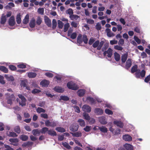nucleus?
<instances>
[{
  "label": "nucleus",
  "instance_id": "37998d69",
  "mask_svg": "<svg viewBox=\"0 0 150 150\" xmlns=\"http://www.w3.org/2000/svg\"><path fill=\"white\" fill-rule=\"evenodd\" d=\"M37 112L39 113L41 112H45V110L39 107L36 110Z\"/></svg>",
  "mask_w": 150,
  "mask_h": 150
},
{
  "label": "nucleus",
  "instance_id": "dca6fc26",
  "mask_svg": "<svg viewBox=\"0 0 150 150\" xmlns=\"http://www.w3.org/2000/svg\"><path fill=\"white\" fill-rule=\"evenodd\" d=\"M77 93L79 97H81L85 94V90L84 89H79L78 90Z\"/></svg>",
  "mask_w": 150,
  "mask_h": 150
},
{
  "label": "nucleus",
  "instance_id": "4be33fe9",
  "mask_svg": "<svg viewBox=\"0 0 150 150\" xmlns=\"http://www.w3.org/2000/svg\"><path fill=\"white\" fill-rule=\"evenodd\" d=\"M29 16L28 14H27L25 17L24 18L23 20V22L24 24H27L29 22Z\"/></svg>",
  "mask_w": 150,
  "mask_h": 150
},
{
  "label": "nucleus",
  "instance_id": "4c0bfd02",
  "mask_svg": "<svg viewBox=\"0 0 150 150\" xmlns=\"http://www.w3.org/2000/svg\"><path fill=\"white\" fill-rule=\"evenodd\" d=\"M52 28L53 29H55L57 25V22L55 19H53L52 21Z\"/></svg>",
  "mask_w": 150,
  "mask_h": 150
},
{
  "label": "nucleus",
  "instance_id": "09e8293b",
  "mask_svg": "<svg viewBox=\"0 0 150 150\" xmlns=\"http://www.w3.org/2000/svg\"><path fill=\"white\" fill-rule=\"evenodd\" d=\"M121 45H116L114 46V48L115 49L119 50V51H122L123 49V48L122 47L120 46Z\"/></svg>",
  "mask_w": 150,
  "mask_h": 150
},
{
  "label": "nucleus",
  "instance_id": "a211bd4d",
  "mask_svg": "<svg viewBox=\"0 0 150 150\" xmlns=\"http://www.w3.org/2000/svg\"><path fill=\"white\" fill-rule=\"evenodd\" d=\"M86 100L91 102V104H95L96 103V100L90 96L87 97L86 98Z\"/></svg>",
  "mask_w": 150,
  "mask_h": 150
},
{
  "label": "nucleus",
  "instance_id": "ddd939ff",
  "mask_svg": "<svg viewBox=\"0 0 150 150\" xmlns=\"http://www.w3.org/2000/svg\"><path fill=\"white\" fill-rule=\"evenodd\" d=\"M123 139L126 141L130 142L132 140V138L128 134H125L123 136Z\"/></svg>",
  "mask_w": 150,
  "mask_h": 150
},
{
  "label": "nucleus",
  "instance_id": "72a5a7b5",
  "mask_svg": "<svg viewBox=\"0 0 150 150\" xmlns=\"http://www.w3.org/2000/svg\"><path fill=\"white\" fill-rule=\"evenodd\" d=\"M137 65L136 64L133 66L131 69V72L132 73H134L135 72H136L137 71Z\"/></svg>",
  "mask_w": 150,
  "mask_h": 150
},
{
  "label": "nucleus",
  "instance_id": "13d9d810",
  "mask_svg": "<svg viewBox=\"0 0 150 150\" xmlns=\"http://www.w3.org/2000/svg\"><path fill=\"white\" fill-rule=\"evenodd\" d=\"M9 69L12 71H15L16 69V67L13 65H10L8 66Z\"/></svg>",
  "mask_w": 150,
  "mask_h": 150
},
{
  "label": "nucleus",
  "instance_id": "3c124183",
  "mask_svg": "<svg viewBox=\"0 0 150 150\" xmlns=\"http://www.w3.org/2000/svg\"><path fill=\"white\" fill-rule=\"evenodd\" d=\"M8 136L12 137H16L18 136V135L14 132H9V134L8 135Z\"/></svg>",
  "mask_w": 150,
  "mask_h": 150
},
{
  "label": "nucleus",
  "instance_id": "423d86ee",
  "mask_svg": "<svg viewBox=\"0 0 150 150\" xmlns=\"http://www.w3.org/2000/svg\"><path fill=\"white\" fill-rule=\"evenodd\" d=\"M108 57H111L112 54V50L110 48H109L107 51H105L103 52V55L105 56L106 55Z\"/></svg>",
  "mask_w": 150,
  "mask_h": 150
},
{
  "label": "nucleus",
  "instance_id": "2f4dec72",
  "mask_svg": "<svg viewBox=\"0 0 150 150\" xmlns=\"http://www.w3.org/2000/svg\"><path fill=\"white\" fill-rule=\"evenodd\" d=\"M78 122L79 125L81 127H84L85 125V123L84 120L81 119H79L78 120Z\"/></svg>",
  "mask_w": 150,
  "mask_h": 150
},
{
  "label": "nucleus",
  "instance_id": "39448f33",
  "mask_svg": "<svg viewBox=\"0 0 150 150\" xmlns=\"http://www.w3.org/2000/svg\"><path fill=\"white\" fill-rule=\"evenodd\" d=\"M79 126L76 123L72 124L69 127L70 131L73 132H75L77 131L79 129Z\"/></svg>",
  "mask_w": 150,
  "mask_h": 150
},
{
  "label": "nucleus",
  "instance_id": "bf43d9fd",
  "mask_svg": "<svg viewBox=\"0 0 150 150\" xmlns=\"http://www.w3.org/2000/svg\"><path fill=\"white\" fill-rule=\"evenodd\" d=\"M42 22L41 18L40 17H38L37 19L36 23L38 25H40Z\"/></svg>",
  "mask_w": 150,
  "mask_h": 150
},
{
  "label": "nucleus",
  "instance_id": "0eeeda50",
  "mask_svg": "<svg viewBox=\"0 0 150 150\" xmlns=\"http://www.w3.org/2000/svg\"><path fill=\"white\" fill-rule=\"evenodd\" d=\"M132 65V59L130 58H128L126 62V65L125 68L126 69L128 70L131 67Z\"/></svg>",
  "mask_w": 150,
  "mask_h": 150
},
{
  "label": "nucleus",
  "instance_id": "a878e982",
  "mask_svg": "<svg viewBox=\"0 0 150 150\" xmlns=\"http://www.w3.org/2000/svg\"><path fill=\"white\" fill-rule=\"evenodd\" d=\"M69 18L72 20H77L79 18V17L77 15L73 14L72 15H70L69 16Z\"/></svg>",
  "mask_w": 150,
  "mask_h": 150
},
{
  "label": "nucleus",
  "instance_id": "412c9836",
  "mask_svg": "<svg viewBox=\"0 0 150 150\" xmlns=\"http://www.w3.org/2000/svg\"><path fill=\"white\" fill-rule=\"evenodd\" d=\"M114 56L115 60L117 62H118L120 58V54L117 52H115L114 53Z\"/></svg>",
  "mask_w": 150,
  "mask_h": 150
},
{
  "label": "nucleus",
  "instance_id": "cd10ccee",
  "mask_svg": "<svg viewBox=\"0 0 150 150\" xmlns=\"http://www.w3.org/2000/svg\"><path fill=\"white\" fill-rule=\"evenodd\" d=\"M33 142H27L22 144V146L23 147L29 146L33 145Z\"/></svg>",
  "mask_w": 150,
  "mask_h": 150
},
{
  "label": "nucleus",
  "instance_id": "e2e57ef3",
  "mask_svg": "<svg viewBox=\"0 0 150 150\" xmlns=\"http://www.w3.org/2000/svg\"><path fill=\"white\" fill-rule=\"evenodd\" d=\"M70 38L72 39H75L77 37V34L76 32H74L70 35Z\"/></svg>",
  "mask_w": 150,
  "mask_h": 150
},
{
  "label": "nucleus",
  "instance_id": "0e129e2a",
  "mask_svg": "<svg viewBox=\"0 0 150 150\" xmlns=\"http://www.w3.org/2000/svg\"><path fill=\"white\" fill-rule=\"evenodd\" d=\"M96 28L98 30H100L101 28V26L99 23H98L96 26Z\"/></svg>",
  "mask_w": 150,
  "mask_h": 150
},
{
  "label": "nucleus",
  "instance_id": "a18cd8bd",
  "mask_svg": "<svg viewBox=\"0 0 150 150\" xmlns=\"http://www.w3.org/2000/svg\"><path fill=\"white\" fill-rule=\"evenodd\" d=\"M99 41L98 40H97L95 41L94 43H93V47L94 48H96L98 47L99 46Z\"/></svg>",
  "mask_w": 150,
  "mask_h": 150
},
{
  "label": "nucleus",
  "instance_id": "9d476101",
  "mask_svg": "<svg viewBox=\"0 0 150 150\" xmlns=\"http://www.w3.org/2000/svg\"><path fill=\"white\" fill-rule=\"evenodd\" d=\"M15 21L14 16H12L9 19V25L11 26H13L15 25Z\"/></svg>",
  "mask_w": 150,
  "mask_h": 150
},
{
  "label": "nucleus",
  "instance_id": "7c9ffc66",
  "mask_svg": "<svg viewBox=\"0 0 150 150\" xmlns=\"http://www.w3.org/2000/svg\"><path fill=\"white\" fill-rule=\"evenodd\" d=\"M0 70L5 73H7L8 71V69L4 66H0Z\"/></svg>",
  "mask_w": 150,
  "mask_h": 150
},
{
  "label": "nucleus",
  "instance_id": "f3484780",
  "mask_svg": "<svg viewBox=\"0 0 150 150\" xmlns=\"http://www.w3.org/2000/svg\"><path fill=\"white\" fill-rule=\"evenodd\" d=\"M35 20L34 18H32L29 23V26L31 28H34L35 25Z\"/></svg>",
  "mask_w": 150,
  "mask_h": 150
},
{
  "label": "nucleus",
  "instance_id": "c03bdc74",
  "mask_svg": "<svg viewBox=\"0 0 150 150\" xmlns=\"http://www.w3.org/2000/svg\"><path fill=\"white\" fill-rule=\"evenodd\" d=\"M104 43V42L103 41H101L100 42H99V46L97 48V50H100L101 49Z\"/></svg>",
  "mask_w": 150,
  "mask_h": 150
},
{
  "label": "nucleus",
  "instance_id": "4468645a",
  "mask_svg": "<svg viewBox=\"0 0 150 150\" xmlns=\"http://www.w3.org/2000/svg\"><path fill=\"white\" fill-rule=\"evenodd\" d=\"M50 82L49 81L44 80L40 82V84L43 87H47L49 85Z\"/></svg>",
  "mask_w": 150,
  "mask_h": 150
},
{
  "label": "nucleus",
  "instance_id": "de8ad7c7",
  "mask_svg": "<svg viewBox=\"0 0 150 150\" xmlns=\"http://www.w3.org/2000/svg\"><path fill=\"white\" fill-rule=\"evenodd\" d=\"M6 20V18L5 16H2L1 18V23L2 24H4Z\"/></svg>",
  "mask_w": 150,
  "mask_h": 150
},
{
  "label": "nucleus",
  "instance_id": "aec40b11",
  "mask_svg": "<svg viewBox=\"0 0 150 150\" xmlns=\"http://www.w3.org/2000/svg\"><path fill=\"white\" fill-rule=\"evenodd\" d=\"M124 146L127 150H133V146L130 144H125Z\"/></svg>",
  "mask_w": 150,
  "mask_h": 150
},
{
  "label": "nucleus",
  "instance_id": "6ab92c4d",
  "mask_svg": "<svg viewBox=\"0 0 150 150\" xmlns=\"http://www.w3.org/2000/svg\"><path fill=\"white\" fill-rule=\"evenodd\" d=\"M37 75V74L35 72H30L28 73V76L29 78H34Z\"/></svg>",
  "mask_w": 150,
  "mask_h": 150
},
{
  "label": "nucleus",
  "instance_id": "c9c22d12",
  "mask_svg": "<svg viewBox=\"0 0 150 150\" xmlns=\"http://www.w3.org/2000/svg\"><path fill=\"white\" fill-rule=\"evenodd\" d=\"M64 25V23L60 20L58 21V27L59 29H62Z\"/></svg>",
  "mask_w": 150,
  "mask_h": 150
},
{
  "label": "nucleus",
  "instance_id": "f704fd0d",
  "mask_svg": "<svg viewBox=\"0 0 150 150\" xmlns=\"http://www.w3.org/2000/svg\"><path fill=\"white\" fill-rule=\"evenodd\" d=\"M48 134L52 136H56L57 134L56 132L54 131L51 130H49L47 132Z\"/></svg>",
  "mask_w": 150,
  "mask_h": 150
},
{
  "label": "nucleus",
  "instance_id": "c85d7f7f",
  "mask_svg": "<svg viewBox=\"0 0 150 150\" xmlns=\"http://www.w3.org/2000/svg\"><path fill=\"white\" fill-rule=\"evenodd\" d=\"M73 137H81L82 136L81 133L80 132H77L74 133H71Z\"/></svg>",
  "mask_w": 150,
  "mask_h": 150
},
{
  "label": "nucleus",
  "instance_id": "6e6d98bb",
  "mask_svg": "<svg viewBox=\"0 0 150 150\" xmlns=\"http://www.w3.org/2000/svg\"><path fill=\"white\" fill-rule=\"evenodd\" d=\"M9 141L12 143H17L18 142V140L17 138H11L9 139Z\"/></svg>",
  "mask_w": 150,
  "mask_h": 150
},
{
  "label": "nucleus",
  "instance_id": "6e6552de",
  "mask_svg": "<svg viewBox=\"0 0 150 150\" xmlns=\"http://www.w3.org/2000/svg\"><path fill=\"white\" fill-rule=\"evenodd\" d=\"M45 22L46 25L49 27L51 26V20L47 16H45Z\"/></svg>",
  "mask_w": 150,
  "mask_h": 150
},
{
  "label": "nucleus",
  "instance_id": "338daca9",
  "mask_svg": "<svg viewBox=\"0 0 150 150\" xmlns=\"http://www.w3.org/2000/svg\"><path fill=\"white\" fill-rule=\"evenodd\" d=\"M145 74L146 71L144 69L142 70L141 72H140V76L142 78L144 77L145 76Z\"/></svg>",
  "mask_w": 150,
  "mask_h": 150
},
{
  "label": "nucleus",
  "instance_id": "5701e85b",
  "mask_svg": "<svg viewBox=\"0 0 150 150\" xmlns=\"http://www.w3.org/2000/svg\"><path fill=\"white\" fill-rule=\"evenodd\" d=\"M4 77L8 81H13L14 80V77L12 76H9L8 75H5L4 76Z\"/></svg>",
  "mask_w": 150,
  "mask_h": 150
},
{
  "label": "nucleus",
  "instance_id": "49530a36",
  "mask_svg": "<svg viewBox=\"0 0 150 150\" xmlns=\"http://www.w3.org/2000/svg\"><path fill=\"white\" fill-rule=\"evenodd\" d=\"M69 26V23H67L64 25V32H65L67 31Z\"/></svg>",
  "mask_w": 150,
  "mask_h": 150
},
{
  "label": "nucleus",
  "instance_id": "393cba45",
  "mask_svg": "<svg viewBox=\"0 0 150 150\" xmlns=\"http://www.w3.org/2000/svg\"><path fill=\"white\" fill-rule=\"evenodd\" d=\"M96 127H98L99 129L100 130V131L102 132L105 133L107 132V128L105 127L102 126L101 127H99L97 126Z\"/></svg>",
  "mask_w": 150,
  "mask_h": 150
},
{
  "label": "nucleus",
  "instance_id": "9b49d317",
  "mask_svg": "<svg viewBox=\"0 0 150 150\" xmlns=\"http://www.w3.org/2000/svg\"><path fill=\"white\" fill-rule=\"evenodd\" d=\"M113 123L115 125L121 128L123 127L124 126L123 124L120 121H118L117 120L115 121H114Z\"/></svg>",
  "mask_w": 150,
  "mask_h": 150
},
{
  "label": "nucleus",
  "instance_id": "f8f14e48",
  "mask_svg": "<svg viewBox=\"0 0 150 150\" xmlns=\"http://www.w3.org/2000/svg\"><path fill=\"white\" fill-rule=\"evenodd\" d=\"M94 112L97 115H101L103 113V110L100 108H96L95 109Z\"/></svg>",
  "mask_w": 150,
  "mask_h": 150
},
{
  "label": "nucleus",
  "instance_id": "c756f323",
  "mask_svg": "<svg viewBox=\"0 0 150 150\" xmlns=\"http://www.w3.org/2000/svg\"><path fill=\"white\" fill-rule=\"evenodd\" d=\"M54 90L58 93H62L63 92L62 88L59 86H55L54 88Z\"/></svg>",
  "mask_w": 150,
  "mask_h": 150
},
{
  "label": "nucleus",
  "instance_id": "20e7f679",
  "mask_svg": "<svg viewBox=\"0 0 150 150\" xmlns=\"http://www.w3.org/2000/svg\"><path fill=\"white\" fill-rule=\"evenodd\" d=\"M45 124L46 126L54 127L57 125L56 122L54 121L50 122L49 120H47L45 122Z\"/></svg>",
  "mask_w": 150,
  "mask_h": 150
},
{
  "label": "nucleus",
  "instance_id": "473e14b6",
  "mask_svg": "<svg viewBox=\"0 0 150 150\" xmlns=\"http://www.w3.org/2000/svg\"><path fill=\"white\" fill-rule=\"evenodd\" d=\"M55 130L59 132H66L65 129L61 127H56L55 128Z\"/></svg>",
  "mask_w": 150,
  "mask_h": 150
},
{
  "label": "nucleus",
  "instance_id": "a19ab883",
  "mask_svg": "<svg viewBox=\"0 0 150 150\" xmlns=\"http://www.w3.org/2000/svg\"><path fill=\"white\" fill-rule=\"evenodd\" d=\"M49 131L48 128L47 127L42 128L40 131V132L42 134H45L46 132H48Z\"/></svg>",
  "mask_w": 150,
  "mask_h": 150
},
{
  "label": "nucleus",
  "instance_id": "052dcab7",
  "mask_svg": "<svg viewBox=\"0 0 150 150\" xmlns=\"http://www.w3.org/2000/svg\"><path fill=\"white\" fill-rule=\"evenodd\" d=\"M118 44L119 45L123 46L124 44V40L123 39H120L118 41Z\"/></svg>",
  "mask_w": 150,
  "mask_h": 150
},
{
  "label": "nucleus",
  "instance_id": "7ed1b4c3",
  "mask_svg": "<svg viewBox=\"0 0 150 150\" xmlns=\"http://www.w3.org/2000/svg\"><path fill=\"white\" fill-rule=\"evenodd\" d=\"M18 96L21 100L19 102V105L22 107L25 106L26 101V99L21 94H18Z\"/></svg>",
  "mask_w": 150,
  "mask_h": 150
},
{
  "label": "nucleus",
  "instance_id": "f03ea898",
  "mask_svg": "<svg viewBox=\"0 0 150 150\" xmlns=\"http://www.w3.org/2000/svg\"><path fill=\"white\" fill-rule=\"evenodd\" d=\"M67 86L68 88L73 90H76L78 89V87L72 81L68 82Z\"/></svg>",
  "mask_w": 150,
  "mask_h": 150
},
{
  "label": "nucleus",
  "instance_id": "e433bc0d",
  "mask_svg": "<svg viewBox=\"0 0 150 150\" xmlns=\"http://www.w3.org/2000/svg\"><path fill=\"white\" fill-rule=\"evenodd\" d=\"M28 138V137L27 136L24 134L21 135L20 137V139L23 141L27 140Z\"/></svg>",
  "mask_w": 150,
  "mask_h": 150
},
{
  "label": "nucleus",
  "instance_id": "5fc2aeb1",
  "mask_svg": "<svg viewBox=\"0 0 150 150\" xmlns=\"http://www.w3.org/2000/svg\"><path fill=\"white\" fill-rule=\"evenodd\" d=\"M17 67L22 69H23L26 67V65L23 63H21L20 64H18L17 66Z\"/></svg>",
  "mask_w": 150,
  "mask_h": 150
},
{
  "label": "nucleus",
  "instance_id": "680f3d73",
  "mask_svg": "<svg viewBox=\"0 0 150 150\" xmlns=\"http://www.w3.org/2000/svg\"><path fill=\"white\" fill-rule=\"evenodd\" d=\"M134 38L136 42L138 44H139L141 42V40L139 39L138 37L136 36H134Z\"/></svg>",
  "mask_w": 150,
  "mask_h": 150
},
{
  "label": "nucleus",
  "instance_id": "603ef678",
  "mask_svg": "<svg viewBox=\"0 0 150 150\" xmlns=\"http://www.w3.org/2000/svg\"><path fill=\"white\" fill-rule=\"evenodd\" d=\"M60 99L62 100L65 101L69 100V98L68 96H61L60 97Z\"/></svg>",
  "mask_w": 150,
  "mask_h": 150
},
{
  "label": "nucleus",
  "instance_id": "1a4fd4ad",
  "mask_svg": "<svg viewBox=\"0 0 150 150\" xmlns=\"http://www.w3.org/2000/svg\"><path fill=\"white\" fill-rule=\"evenodd\" d=\"M83 110L88 112H90L91 111V108L89 105L85 104L82 107Z\"/></svg>",
  "mask_w": 150,
  "mask_h": 150
},
{
  "label": "nucleus",
  "instance_id": "69168bd1",
  "mask_svg": "<svg viewBox=\"0 0 150 150\" xmlns=\"http://www.w3.org/2000/svg\"><path fill=\"white\" fill-rule=\"evenodd\" d=\"M38 11L39 13L43 15L44 12V9L43 8H39L38 9Z\"/></svg>",
  "mask_w": 150,
  "mask_h": 150
},
{
  "label": "nucleus",
  "instance_id": "2eb2a0df",
  "mask_svg": "<svg viewBox=\"0 0 150 150\" xmlns=\"http://www.w3.org/2000/svg\"><path fill=\"white\" fill-rule=\"evenodd\" d=\"M128 54L126 53L122 54L121 56V60L122 63H124L126 61L128 57Z\"/></svg>",
  "mask_w": 150,
  "mask_h": 150
},
{
  "label": "nucleus",
  "instance_id": "864d4df0",
  "mask_svg": "<svg viewBox=\"0 0 150 150\" xmlns=\"http://www.w3.org/2000/svg\"><path fill=\"white\" fill-rule=\"evenodd\" d=\"M105 113L109 115H112L113 113L112 111L108 109H106L105 110Z\"/></svg>",
  "mask_w": 150,
  "mask_h": 150
},
{
  "label": "nucleus",
  "instance_id": "774afa93",
  "mask_svg": "<svg viewBox=\"0 0 150 150\" xmlns=\"http://www.w3.org/2000/svg\"><path fill=\"white\" fill-rule=\"evenodd\" d=\"M95 41V39L91 37L90 38L88 42V44L91 45L94 43V42Z\"/></svg>",
  "mask_w": 150,
  "mask_h": 150
},
{
  "label": "nucleus",
  "instance_id": "f257e3e1",
  "mask_svg": "<svg viewBox=\"0 0 150 150\" xmlns=\"http://www.w3.org/2000/svg\"><path fill=\"white\" fill-rule=\"evenodd\" d=\"M83 42L85 44L88 43V39L87 35H83L82 38V35L81 34H79L77 38V42L78 44V45H81V44Z\"/></svg>",
  "mask_w": 150,
  "mask_h": 150
},
{
  "label": "nucleus",
  "instance_id": "8fccbe9b",
  "mask_svg": "<svg viewBox=\"0 0 150 150\" xmlns=\"http://www.w3.org/2000/svg\"><path fill=\"white\" fill-rule=\"evenodd\" d=\"M14 130L18 134H19L21 132L20 127L19 126H16L14 128Z\"/></svg>",
  "mask_w": 150,
  "mask_h": 150
},
{
  "label": "nucleus",
  "instance_id": "ea45409f",
  "mask_svg": "<svg viewBox=\"0 0 150 150\" xmlns=\"http://www.w3.org/2000/svg\"><path fill=\"white\" fill-rule=\"evenodd\" d=\"M83 115L85 119L88 121H89L90 120V116L88 114L86 113H83Z\"/></svg>",
  "mask_w": 150,
  "mask_h": 150
},
{
  "label": "nucleus",
  "instance_id": "58836bf2",
  "mask_svg": "<svg viewBox=\"0 0 150 150\" xmlns=\"http://www.w3.org/2000/svg\"><path fill=\"white\" fill-rule=\"evenodd\" d=\"M32 133L34 136H36L37 134L39 135L40 134V132L37 129H33L32 131Z\"/></svg>",
  "mask_w": 150,
  "mask_h": 150
},
{
  "label": "nucleus",
  "instance_id": "4d7b16f0",
  "mask_svg": "<svg viewBox=\"0 0 150 150\" xmlns=\"http://www.w3.org/2000/svg\"><path fill=\"white\" fill-rule=\"evenodd\" d=\"M67 13L69 14V16L72 15L74 13L73 10L71 8H69L67 11Z\"/></svg>",
  "mask_w": 150,
  "mask_h": 150
},
{
  "label": "nucleus",
  "instance_id": "79ce46f5",
  "mask_svg": "<svg viewBox=\"0 0 150 150\" xmlns=\"http://www.w3.org/2000/svg\"><path fill=\"white\" fill-rule=\"evenodd\" d=\"M62 144L67 149H71V147L69 145L68 143L66 142L63 143Z\"/></svg>",
  "mask_w": 150,
  "mask_h": 150
},
{
  "label": "nucleus",
  "instance_id": "b1692460",
  "mask_svg": "<svg viewBox=\"0 0 150 150\" xmlns=\"http://www.w3.org/2000/svg\"><path fill=\"white\" fill-rule=\"evenodd\" d=\"M99 122L101 124L103 125H105L107 123V122L106 121L104 117H102L100 118L99 119Z\"/></svg>",
  "mask_w": 150,
  "mask_h": 150
},
{
  "label": "nucleus",
  "instance_id": "bb28decb",
  "mask_svg": "<svg viewBox=\"0 0 150 150\" xmlns=\"http://www.w3.org/2000/svg\"><path fill=\"white\" fill-rule=\"evenodd\" d=\"M16 21L18 24H20L21 23V17L20 13L17 14L16 18Z\"/></svg>",
  "mask_w": 150,
  "mask_h": 150
}]
</instances>
